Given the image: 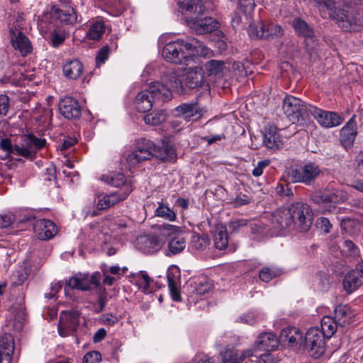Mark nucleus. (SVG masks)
Returning a JSON list of instances; mask_svg holds the SVG:
<instances>
[{
	"label": "nucleus",
	"mask_w": 363,
	"mask_h": 363,
	"mask_svg": "<svg viewBox=\"0 0 363 363\" xmlns=\"http://www.w3.org/2000/svg\"><path fill=\"white\" fill-rule=\"evenodd\" d=\"M312 220L310 206L303 202H296L288 207L278 208L272 214V224L277 230L293 227L299 231L306 232L311 227Z\"/></svg>",
	"instance_id": "1"
},
{
	"label": "nucleus",
	"mask_w": 363,
	"mask_h": 363,
	"mask_svg": "<svg viewBox=\"0 0 363 363\" xmlns=\"http://www.w3.org/2000/svg\"><path fill=\"white\" fill-rule=\"evenodd\" d=\"M45 138H38L33 134L24 135L20 144L12 145L9 138H2L0 140V149L6 152L7 157L16 155L31 160L36 157L38 150L46 145Z\"/></svg>",
	"instance_id": "2"
},
{
	"label": "nucleus",
	"mask_w": 363,
	"mask_h": 363,
	"mask_svg": "<svg viewBox=\"0 0 363 363\" xmlns=\"http://www.w3.org/2000/svg\"><path fill=\"white\" fill-rule=\"evenodd\" d=\"M169 91L161 88L160 82H155L149 84L148 88L139 92L135 99V108L139 112L150 111L156 101H165Z\"/></svg>",
	"instance_id": "3"
},
{
	"label": "nucleus",
	"mask_w": 363,
	"mask_h": 363,
	"mask_svg": "<svg viewBox=\"0 0 363 363\" xmlns=\"http://www.w3.org/2000/svg\"><path fill=\"white\" fill-rule=\"evenodd\" d=\"M347 199V192L338 189L316 191L311 196V201L322 209L323 213L331 212L337 204Z\"/></svg>",
	"instance_id": "4"
},
{
	"label": "nucleus",
	"mask_w": 363,
	"mask_h": 363,
	"mask_svg": "<svg viewBox=\"0 0 363 363\" xmlns=\"http://www.w3.org/2000/svg\"><path fill=\"white\" fill-rule=\"evenodd\" d=\"M187 40L177 39L167 43L163 48L162 55L169 62L186 64L189 60V50H186Z\"/></svg>",
	"instance_id": "5"
},
{
	"label": "nucleus",
	"mask_w": 363,
	"mask_h": 363,
	"mask_svg": "<svg viewBox=\"0 0 363 363\" xmlns=\"http://www.w3.org/2000/svg\"><path fill=\"white\" fill-rule=\"evenodd\" d=\"M329 16L345 31L358 30L362 26L359 17L347 6H338V9L330 13Z\"/></svg>",
	"instance_id": "6"
},
{
	"label": "nucleus",
	"mask_w": 363,
	"mask_h": 363,
	"mask_svg": "<svg viewBox=\"0 0 363 363\" xmlns=\"http://www.w3.org/2000/svg\"><path fill=\"white\" fill-rule=\"evenodd\" d=\"M248 34L252 38L275 39L284 35L282 27L273 22H259L251 23L248 28Z\"/></svg>",
	"instance_id": "7"
},
{
	"label": "nucleus",
	"mask_w": 363,
	"mask_h": 363,
	"mask_svg": "<svg viewBox=\"0 0 363 363\" xmlns=\"http://www.w3.org/2000/svg\"><path fill=\"white\" fill-rule=\"evenodd\" d=\"M309 105L295 96L288 95L283 100L282 109L288 118L296 123L301 117L310 115Z\"/></svg>",
	"instance_id": "8"
},
{
	"label": "nucleus",
	"mask_w": 363,
	"mask_h": 363,
	"mask_svg": "<svg viewBox=\"0 0 363 363\" xmlns=\"http://www.w3.org/2000/svg\"><path fill=\"white\" fill-rule=\"evenodd\" d=\"M320 172L321 171L317 164L309 162L301 169H291L288 175L292 182H301L309 186L315 182Z\"/></svg>",
	"instance_id": "9"
},
{
	"label": "nucleus",
	"mask_w": 363,
	"mask_h": 363,
	"mask_svg": "<svg viewBox=\"0 0 363 363\" xmlns=\"http://www.w3.org/2000/svg\"><path fill=\"white\" fill-rule=\"evenodd\" d=\"M303 345L310 350L313 358L318 359L325 352V337L318 328H311L305 335Z\"/></svg>",
	"instance_id": "10"
},
{
	"label": "nucleus",
	"mask_w": 363,
	"mask_h": 363,
	"mask_svg": "<svg viewBox=\"0 0 363 363\" xmlns=\"http://www.w3.org/2000/svg\"><path fill=\"white\" fill-rule=\"evenodd\" d=\"M308 111L310 115L325 128L337 127L343 122L342 117L336 112L325 111L313 105H309Z\"/></svg>",
	"instance_id": "11"
},
{
	"label": "nucleus",
	"mask_w": 363,
	"mask_h": 363,
	"mask_svg": "<svg viewBox=\"0 0 363 363\" xmlns=\"http://www.w3.org/2000/svg\"><path fill=\"white\" fill-rule=\"evenodd\" d=\"M80 313L77 311H62L58 323V333L62 337L74 335L79 324Z\"/></svg>",
	"instance_id": "12"
},
{
	"label": "nucleus",
	"mask_w": 363,
	"mask_h": 363,
	"mask_svg": "<svg viewBox=\"0 0 363 363\" xmlns=\"http://www.w3.org/2000/svg\"><path fill=\"white\" fill-rule=\"evenodd\" d=\"M199 15L186 18L189 27L197 34L211 33L218 28V22L211 17L199 18Z\"/></svg>",
	"instance_id": "13"
},
{
	"label": "nucleus",
	"mask_w": 363,
	"mask_h": 363,
	"mask_svg": "<svg viewBox=\"0 0 363 363\" xmlns=\"http://www.w3.org/2000/svg\"><path fill=\"white\" fill-rule=\"evenodd\" d=\"M182 74L177 72H170L165 74L162 78V84L160 83L161 88L167 89L169 91L168 97L165 101L171 99L172 92L182 94L184 92Z\"/></svg>",
	"instance_id": "14"
},
{
	"label": "nucleus",
	"mask_w": 363,
	"mask_h": 363,
	"mask_svg": "<svg viewBox=\"0 0 363 363\" xmlns=\"http://www.w3.org/2000/svg\"><path fill=\"white\" fill-rule=\"evenodd\" d=\"M58 107L61 115L67 119L79 118L82 113V108L78 101L70 96L60 99Z\"/></svg>",
	"instance_id": "15"
},
{
	"label": "nucleus",
	"mask_w": 363,
	"mask_h": 363,
	"mask_svg": "<svg viewBox=\"0 0 363 363\" xmlns=\"http://www.w3.org/2000/svg\"><path fill=\"white\" fill-rule=\"evenodd\" d=\"M279 342L290 347L303 345V333L296 327L284 328L279 338Z\"/></svg>",
	"instance_id": "16"
},
{
	"label": "nucleus",
	"mask_w": 363,
	"mask_h": 363,
	"mask_svg": "<svg viewBox=\"0 0 363 363\" xmlns=\"http://www.w3.org/2000/svg\"><path fill=\"white\" fill-rule=\"evenodd\" d=\"M363 285V263L357 265L355 269L349 272L343 280L344 289L351 294Z\"/></svg>",
	"instance_id": "17"
},
{
	"label": "nucleus",
	"mask_w": 363,
	"mask_h": 363,
	"mask_svg": "<svg viewBox=\"0 0 363 363\" xmlns=\"http://www.w3.org/2000/svg\"><path fill=\"white\" fill-rule=\"evenodd\" d=\"M279 343V339L272 333H262L258 335L250 349H254V354L257 350L272 351L277 348Z\"/></svg>",
	"instance_id": "18"
},
{
	"label": "nucleus",
	"mask_w": 363,
	"mask_h": 363,
	"mask_svg": "<svg viewBox=\"0 0 363 363\" xmlns=\"http://www.w3.org/2000/svg\"><path fill=\"white\" fill-rule=\"evenodd\" d=\"M101 179L114 187L121 188V189L115 191L116 193L125 194L128 189L129 195L133 191L131 182L127 180L123 173L117 172L107 176H103Z\"/></svg>",
	"instance_id": "19"
},
{
	"label": "nucleus",
	"mask_w": 363,
	"mask_h": 363,
	"mask_svg": "<svg viewBox=\"0 0 363 363\" xmlns=\"http://www.w3.org/2000/svg\"><path fill=\"white\" fill-rule=\"evenodd\" d=\"M33 228L38 238L40 240L50 239L53 238L57 232V226L50 220H38L34 223Z\"/></svg>",
	"instance_id": "20"
},
{
	"label": "nucleus",
	"mask_w": 363,
	"mask_h": 363,
	"mask_svg": "<svg viewBox=\"0 0 363 363\" xmlns=\"http://www.w3.org/2000/svg\"><path fill=\"white\" fill-rule=\"evenodd\" d=\"M180 269L175 265L170 266L167 271V278L168 287L173 300L176 301H181V296L179 291L180 284Z\"/></svg>",
	"instance_id": "21"
},
{
	"label": "nucleus",
	"mask_w": 363,
	"mask_h": 363,
	"mask_svg": "<svg viewBox=\"0 0 363 363\" xmlns=\"http://www.w3.org/2000/svg\"><path fill=\"white\" fill-rule=\"evenodd\" d=\"M50 18L55 23L73 24L77 22V16L73 8L62 10L56 6H52L50 11Z\"/></svg>",
	"instance_id": "22"
},
{
	"label": "nucleus",
	"mask_w": 363,
	"mask_h": 363,
	"mask_svg": "<svg viewBox=\"0 0 363 363\" xmlns=\"http://www.w3.org/2000/svg\"><path fill=\"white\" fill-rule=\"evenodd\" d=\"M222 363H242L246 358L254 356V349H247L241 352L233 348H226L220 352Z\"/></svg>",
	"instance_id": "23"
},
{
	"label": "nucleus",
	"mask_w": 363,
	"mask_h": 363,
	"mask_svg": "<svg viewBox=\"0 0 363 363\" xmlns=\"http://www.w3.org/2000/svg\"><path fill=\"white\" fill-rule=\"evenodd\" d=\"M357 133L355 116H353L340 131V142L345 148L350 147L353 145Z\"/></svg>",
	"instance_id": "24"
},
{
	"label": "nucleus",
	"mask_w": 363,
	"mask_h": 363,
	"mask_svg": "<svg viewBox=\"0 0 363 363\" xmlns=\"http://www.w3.org/2000/svg\"><path fill=\"white\" fill-rule=\"evenodd\" d=\"M137 247L145 254H152L162 247V242L156 236L144 235L138 238Z\"/></svg>",
	"instance_id": "25"
},
{
	"label": "nucleus",
	"mask_w": 363,
	"mask_h": 363,
	"mask_svg": "<svg viewBox=\"0 0 363 363\" xmlns=\"http://www.w3.org/2000/svg\"><path fill=\"white\" fill-rule=\"evenodd\" d=\"M178 118L181 120L190 121L192 118L197 119L201 116L200 108L196 103L182 104L175 108Z\"/></svg>",
	"instance_id": "26"
},
{
	"label": "nucleus",
	"mask_w": 363,
	"mask_h": 363,
	"mask_svg": "<svg viewBox=\"0 0 363 363\" xmlns=\"http://www.w3.org/2000/svg\"><path fill=\"white\" fill-rule=\"evenodd\" d=\"M126 191L125 194H119L113 191L108 194L102 195L96 203L97 208L99 210H106L125 200L128 196L129 189H128Z\"/></svg>",
	"instance_id": "27"
},
{
	"label": "nucleus",
	"mask_w": 363,
	"mask_h": 363,
	"mask_svg": "<svg viewBox=\"0 0 363 363\" xmlns=\"http://www.w3.org/2000/svg\"><path fill=\"white\" fill-rule=\"evenodd\" d=\"M263 143L268 149L272 150H277L282 147L283 140L276 127L269 126L266 129Z\"/></svg>",
	"instance_id": "28"
},
{
	"label": "nucleus",
	"mask_w": 363,
	"mask_h": 363,
	"mask_svg": "<svg viewBox=\"0 0 363 363\" xmlns=\"http://www.w3.org/2000/svg\"><path fill=\"white\" fill-rule=\"evenodd\" d=\"M204 72L200 67H195L188 70L185 74V84L189 89L201 86L204 80Z\"/></svg>",
	"instance_id": "29"
},
{
	"label": "nucleus",
	"mask_w": 363,
	"mask_h": 363,
	"mask_svg": "<svg viewBox=\"0 0 363 363\" xmlns=\"http://www.w3.org/2000/svg\"><path fill=\"white\" fill-rule=\"evenodd\" d=\"M11 40L15 50H18L23 56L31 52V43L28 37L22 32L18 31L16 34L13 33Z\"/></svg>",
	"instance_id": "30"
},
{
	"label": "nucleus",
	"mask_w": 363,
	"mask_h": 363,
	"mask_svg": "<svg viewBox=\"0 0 363 363\" xmlns=\"http://www.w3.org/2000/svg\"><path fill=\"white\" fill-rule=\"evenodd\" d=\"M83 65L77 59L67 60L63 65L64 75L70 79H77L83 72Z\"/></svg>",
	"instance_id": "31"
},
{
	"label": "nucleus",
	"mask_w": 363,
	"mask_h": 363,
	"mask_svg": "<svg viewBox=\"0 0 363 363\" xmlns=\"http://www.w3.org/2000/svg\"><path fill=\"white\" fill-rule=\"evenodd\" d=\"M335 320L340 327H345L352 322L353 313L347 305H339L334 309Z\"/></svg>",
	"instance_id": "32"
},
{
	"label": "nucleus",
	"mask_w": 363,
	"mask_h": 363,
	"mask_svg": "<svg viewBox=\"0 0 363 363\" xmlns=\"http://www.w3.org/2000/svg\"><path fill=\"white\" fill-rule=\"evenodd\" d=\"M153 157L162 161H172L176 159L177 154L174 148L168 143L163 142L161 146L155 145Z\"/></svg>",
	"instance_id": "33"
},
{
	"label": "nucleus",
	"mask_w": 363,
	"mask_h": 363,
	"mask_svg": "<svg viewBox=\"0 0 363 363\" xmlns=\"http://www.w3.org/2000/svg\"><path fill=\"white\" fill-rule=\"evenodd\" d=\"M186 50H189V60L194 55L206 57L211 52L209 48L204 45L202 42L194 38L187 39Z\"/></svg>",
	"instance_id": "34"
},
{
	"label": "nucleus",
	"mask_w": 363,
	"mask_h": 363,
	"mask_svg": "<svg viewBox=\"0 0 363 363\" xmlns=\"http://www.w3.org/2000/svg\"><path fill=\"white\" fill-rule=\"evenodd\" d=\"M66 285L73 289L88 291L91 289L89 277L88 274H76L70 277L66 282Z\"/></svg>",
	"instance_id": "35"
},
{
	"label": "nucleus",
	"mask_w": 363,
	"mask_h": 363,
	"mask_svg": "<svg viewBox=\"0 0 363 363\" xmlns=\"http://www.w3.org/2000/svg\"><path fill=\"white\" fill-rule=\"evenodd\" d=\"M296 32L306 38L305 43L308 46L310 41H313V30L309 27L306 21L300 18H296L292 23Z\"/></svg>",
	"instance_id": "36"
},
{
	"label": "nucleus",
	"mask_w": 363,
	"mask_h": 363,
	"mask_svg": "<svg viewBox=\"0 0 363 363\" xmlns=\"http://www.w3.org/2000/svg\"><path fill=\"white\" fill-rule=\"evenodd\" d=\"M338 326L339 325L334 318L325 315L321 320L320 332L325 338L329 339L335 334Z\"/></svg>",
	"instance_id": "37"
},
{
	"label": "nucleus",
	"mask_w": 363,
	"mask_h": 363,
	"mask_svg": "<svg viewBox=\"0 0 363 363\" xmlns=\"http://www.w3.org/2000/svg\"><path fill=\"white\" fill-rule=\"evenodd\" d=\"M180 8L190 13L203 14L204 7L201 0H178Z\"/></svg>",
	"instance_id": "38"
},
{
	"label": "nucleus",
	"mask_w": 363,
	"mask_h": 363,
	"mask_svg": "<svg viewBox=\"0 0 363 363\" xmlns=\"http://www.w3.org/2000/svg\"><path fill=\"white\" fill-rule=\"evenodd\" d=\"M186 240L183 234L174 235L169 240L168 249L172 255L182 252L186 247Z\"/></svg>",
	"instance_id": "39"
},
{
	"label": "nucleus",
	"mask_w": 363,
	"mask_h": 363,
	"mask_svg": "<svg viewBox=\"0 0 363 363\" xmlns=\"http://www.w3.org/2000/svg\"><path fill=\"white\" fill-rule=\"evenodd\" d=\"M210 239L206 235L194 234L191 237L190 247L192 250L203 252L210 245Z\"/></svg>",
	"instance_id": "40"
},
{
	"label": "nucleus",
	"mask_w": 363,
	"mask_h": 363,
	"mask_svg": "<svg viewBox=\"0 0 363 363\" xmlns=\"http://www.w3.org/2000/svg\"><path fill=\"white\" fill-rule=\"evenodd\" d=\"M135 150H136V152H138L142 155H147L152 157L155 150V143L150 140L143 138H140L135 141Z\"/></svg>",
	"instance_id": "41"
},
{
	"label": "nucleus",
	"mask_w": 363,
	"mask_h": 363,
	"mask_svg": "<svg viewBox=\"0 0 363 363\" xmlns=\"http://www.w3.org/2000/svg\"><path fill=\"white\" fill-rule=\"evenodd\" d=\"M155 215L169 221H174L177 218L174 211L169 207L168 204L163 202H158V206L155 211Z\"/></svg>",
	"instance_id": "42"
},
{
	"label": "nucleus",
	"mask_w": 363,
	"mask_h": 363,
	"mask_svg": "<svg viewBox=\"0 0 363 363\" xmlns=\"http://www.w3.org/2000/svg\"><path fill=\"white\" fill-rule=\"evenodd\" d=\"M104 32L105 26L104 22L97 21L91 25L86 35L91 40H98L102 38Z\"/></svg>",
	"instance_id": "43"
},
{
	"label": "nucleus",
	"mask_w": 363,
	"mask_h": 363,
	"mask_svg": "<svg viewBox=\"0 0 363 363\" xmlns=\"http://www.w3.org/2000/svg\"><path fill=\"white\" fill-rule=\"evenodd\" d=\"M167 115L164 111H153L144 116L145 123L151 125H157L164 122Z\"/></svg>",
	"instance_id": "44"
},
{
	"label": "nucleus",
	"mask_w": 363,
	"mask_h": 363,
	"mask_svg": "<svg viewBox=\"0 0 363 363\" xmlns=\"http://www.w3.org/2000/svg\"><path fill=\"white\" fill-rule=\"evenodd\" d=\"M216 248L220 250L226 249L228 245V235L225 229L216 231L213 236Z\"/></svg>",
	"instance_id": "45"
},
{
	"label": "nucleus",
	"mask_w": 363,
	"mask_h": 363,
	"mask_svg": "<svg viewBox=\"0 0 363 363\" xmlns=\"http://www.w3.org/2000/svg\"><path fill=\"white\" fill-rule=\"evenodd\" d=\"M28 269L24 267H19L11 274V283L13 286L21 285L28 278Z\"/></svg>",
	"instance_id": "46"
},
{
	"label": "nucleus",
	"mask_w": 363,
	"mask_h": 363,
	"mask_svg": "<svg viewBox=\"0 0 363 363\" xmlns=\"http://www.w3.org/2000/svg\"><path fill=\"white\" fill-rule=\"evenodd\" d=\"M151 158L152 157L148 156L147 155H142L138 152H136V150L134 149V150L128 155L126 161L130 167H135L143 162L150 160Z\"/></svg>",
	"instance_id": "47"
},
{
	"label": "nucleus",
	"mask_w": 363,
	"mask_h": 363,
	"mask_svg": "<svg viewBox=\"0 0 363 363\" xmlns=\"http://www.w3.org/2000/svg\"><path fill=\"white\" fill-rule=\"evenodd\" d=\"M205 67L208 74L216 75L222 72L224 68V62L221 60H212L207 62Z\"/></svg>",
	"instance_id": "48"
},
{
	"label": "nucleus",
	"mask_w": 363,
	"mask_h": 363,
	"mask_svg": "<svg viewBox=\"0 0 363 363\" xmlns=\"http://www.w3.org/2000/svg\"><path fill=\"white\" fill-rule=\"evenodd\" d=\"M151 278L145 271H140L137 275V283L143 292L147 294L150 292V284Z\"/></svg>",
	"instance_id": "49"
},
{
	"label": "nucleus",
	"mask_w": 363,
	"mask_h": 363,
	"mask_svg": "<svg viewBox=\"0 0 363 363\" xmlns=\"http://www.w3.org/2000/svg\"><path fill=\"white\" fill-rule=\"evenodd\" d=\"M279 274V272L278 269L270 267H264L260 270L259 277L262 281L269 282L273 278L278 276Z\"/></svg>",
	"instance_id": "50"
},
{
	"label": "nucleus",
	"mask_w": 363,
	"mask_h": 363,
	"mask_svg": "<svg viewBox=\"0 0 363 363\" xmlns=\"http://www.w3.org/2000/svg\"><path fill=\"white\" fill-rule=\"evenodd\" d=\"M9 348L14 349V340L11 335L5 334L0 339V352L8 351Z\"/></svg>",
	"instance_id": "51"
},
{
	"label": "nucleus",
	"mask_w": 363,
	"mask_h": 363,
	"mask_svg": "<svg viewBox=\"0 0 363 363\" xmlns=\"http://www.w3.org/2000/svg\"><path fill=\"white\" fill-rule=\"evenodd\" d=\"M101 269L103 274H111L115 275L117 278L122 277L121 268L118 265L108 266L104 263L101 265Z\"/></svg>",
	"instance_id": "52"
},
{
	"label": "nucleus",
	"mask_w": 363,
	"mask_h": 363,
	"mask_svg": "<svg viewBox=\"0 0 363 363\" xmlns=\"http://www.w3.org/2000/svg\"><path fill=\"white\" fill-rule=\"evenodd\" d=\"M109 55V48L108 45L102 47L97 52L96 56V67H99L104 63Z\"/></svg>",
	"instance_id": "53"
},
{
	"label": "nucleus",
	"mask_w": 363,
	"mask_h": 363,
	"mask_svg": "<svg viewBox=\"0 0 363 363\" xmlns=\"http://www.w3.org/2000/svg\"><path fill=\"white\" fill-rule=\"evenodd\" d=\"M101 360V353L98 351H91L84 356L82 363H99Z\"/></svg>",
	"instance_id": "54"
},
{
	"label": "nucleus",
	"mask_w": 363,
	"mask_h": 363,
	"mask_svg": "<svg viewBox=\"0 0 363 363\" xmlns=\"http://www.w3.org/2000/svg\"><path fill=\"white\" fill-rule=\"evenodd\" d=\"M248 224L252 225V223L245 219H238L233 221H231L229 224V228L232 231H238L242 228L247 226Z\"/></svg>",
	"instance_id": "55"
},
{
	"label": "nucleus",
	"mask_w": 363,
	"mask_h": 363,
	"mask_svg": "<svg viewBox=\"0 0 363 363\" xmlns=\"http://www.w3.org/2000/svg\"><path fill=\"white\" fill-rule=\"evenodd\" d=\"M269 164V160H264L258 162L257 166L252 170V174L255 177L261 176L263 173L264 169L268 167Z\"/></svg>",
	"instance_id": "56"
},
{
	"label": "nucleus",
	"mask_w": 363,
	"mask_h": 363,
	"mask_svg": "<svg viewBox=\"0 0 363 363\" xmlns=\"http://www.w3.org/2000/svg\"><path fill=\"white\" fill-rule=\"evenodd\" d=\"M317 226L325 233H328L332 227L330 220L325 217H321L316 220Z\"/></svg>",
	"instance_id": "57"
},
{
	"label": "nucleus",
	"mask_w": 363,
	"mask_h": 363,
	"mask_svg": "<svg viewBox=\"0 0 363 363\" xmlns=\"http://www.w3.org/2000/svg\"><path fill=\"white\" fill-rule=\"evenodd\" d=\"M65 35L62 33L54 31L51 34V42L53 47L57 48L61 45L65 40Z\"/></svg>",
	"instance_id": "58"
},
{
	"label": "nucleus",
	"mask_w": 363,
	"mask_h": 363,
	"mask_svg": "<svg viewBox=\"0 0 363 363\" xmlns=\"http://www.w3.org/2000/svg\"><path fill=\"white\" fill-rule=\"evenodd\" d=\"M251 199L245 194H240L232 201V204L234 207L238 208L243 205L248 204L250 203Z\"/></svg>",
	"instance_id": "59"
},
{
	"label": "nucleus",
	"mask_w": 363,
	"mask_h": 363,
	"mask_svg": "<svg viewBox=\"0 0 363 363\" xmlns=\"http://www.w3.org/2000/svg\"><path fill=\"white\" fill-rule=\"evenodd\" d=\"M9 108V98L6 95H0V116H6Z\"/></svg>",
	"instance_id": "60"
},
{
	"label": "nucleus",
	"mask_w": 363,
	"mask_h": 363,
	"mask_svg": "<svg viewBox=\"0 0 363 363\" xmlns=\"http://www.w3.org/2000/svg\"><path fill=\"white\" fill-rule=\"evenodd\" d=\"M211 286H212L209 282H200L196 286L195 291L199 295H204L211 291Z\"/></svg>",
	"instance_id": "61"
},
{
	"label": "nucleus",
	"mask_w": 363,
	"mask_h": 363,
	"mask_svg": "<svg viewBox=\"0 0 363 363\" xmlns=\"http://www.w3.org/2000/svg\"><path fill=\"white\" fill-rule=\"evenodd\" d=\"M14 220V216L11 213L0 214V228H7Z\"/></svg>",
	"instance_id": "62"
},
{
	"label": "nucleus",
	"mask_w": 363,
	"mask_h": 363,
	"mask_svg": "<svg viewBox=\"0 0 363 363\" xmlns=\"http://www.w3.org/2000/svg\"><path fill=\"white\" fill-rule=\"evenodd\" d=\"M62 289V284L60 281H55L51 283L50 285V291L48 294H45V297L48 298H54L57 294Z\"/></svg>",
	"instance_id": "63"
},
{
	"label": "nucleus",
	"mask_w": 363,
	"mask_h": 363,
	"mask_svg": "<svg viewBox=\"0 0 363 363\" xmlns=\"http://www.w3.org/2000/svg\"><path fill=\"white\" fill-rule=\"evenodd\" d=\"M14 349L9 348L8 351L0 352V363H11Z\"/></svg>",
	"instance_id": "64"
}]
</instances>
